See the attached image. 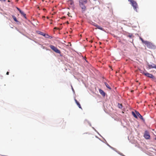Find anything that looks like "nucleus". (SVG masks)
<instances>
[{
  "instance_id": "9",
  "label": "nucleus",
  "mask_w": 156,
  "mask_h": 156,
  "mask_svg": "<svg viewBox=\"0 0 156 156\" xmlns=\"http://www.w3.org/2000/svg\"><path fill=\"white\" fill-rule=\"evenodd\" d=\"M99 92L100 94H101L104 97L105 95V92L101 89H99Z\"/></svg>"
},
{
  "instance_id": "29",
  "label": "nucleus",
  "mask_w": 156,
  "mask_h": 156,
  "mask_svg": "<svg viewBox=\"0 0 156 156\" xmlns=\"http://www.w3.org/2000/svg\"><path fill=\"white\" fill-rule=\"evenodd\" d=\"M8 2H9V0H8Z\"/></svg>"
},
{
  "instance_id": "14",
  "label": "nucleus",
  "mask_w": 156,
  "mask_h": 156,
  "mask_svg": "<svg viewBox=\"0 0 156 156\" xmlns=\"http://www.w3.org/2000/svg\"><path fill=\"white\" fill-rule=\"evenodd\" d=\"M69 3L71 5L73 4L74 2L73 0H71L69 1Z\"/></svg>"
},
{
  "instance_id": "23",
  "label": "nucleus",
  "mask_w": 156,
  "mask_h": 156,
  "mask_svg": "<svg viewBox=\"0 0 156 156\" xmlns=\"http://www.w3.org/2000/svg\"><path fill=\"white\" fill-rule=\"evenodd\" d=\"M0 1H2L5 2V0H0Z\"/></svg>"
},
{
  "instance_id": "26",
  "label": "nucleus",
  "mask_w": 156,
  "mask_h": 156,
  "mask_svg": "<svg viewBox=\"0 0 156 156\" xmlns=\"http://www.w3.org/2000/svg\"><path fill=\"white\" fill-rule=\"evenodd\" d=\"M69 13H68V15H69Z\"/></svg>"
},
{
  "instance_id": "3",
  "label": "nucleus",
  "mask_w": 156,
  "mask_h": 156,
  "mask_svg": "<svg viewBox=\"0 0 156 156\" xmlns=\"http://www.w3.org/2000/svg\"><path fill=\"white\" fill-rule=\"evenodd\" d=\"M50 47L56 53L58 54H60L61 53L60 51L54 46L50 45Z\"/></svg>"
},
{
  "instance_id": "5",
  "label": "nucleus",
  "mask_w": 156,
  "mask_h": 156,
  "mask_svg": "<svg viewBox=\"0 0 156 156\" xmlns=\"http://www.w3.org/2000/svg\"><path fill=\"white\" fill-rule=\"evenodd\" d=\"M143 73L145 76L148 77L153 79L154 78V76L152 74L148 73L147 72H143Z\"/></svg>"
},
{
  "instance_id": "15",
  "label": "nucleus",
  "mask_w": 156,
  "mask_h": 156,
  "mask_svg": "<svg viewBox=\"0 0 156 156\" xmlns=\"http://www.w3.org/2000/svg\"><path fill=\"white\" fill-rule=\"evenodd\" d=\"M95 26L97 28H98V29H100V30H103V28L102 27H100V26H98L97 25L96 26Z\"/></svg>"
},
{
  "instance_id": "1",
  "label": "nucleus",
  "mask_w": 156,
  "mask_h": 156,
  "mask_svg": "<svg viewBox=\"0 0 156 156\" xmlns=\"http://www.w3.org/2000/svg\"><path fill=\"white\" fill-rule=\"evenodd\" d=\"M87 2V0H79V5L82 10V12H83L86 10L85 4Z\"/></svg>"
},
{
  "instance_id": "4",
  "label": "nucleus",
  "mask_w": 156,
  "mask_h": 156,
  "mask_svg": "<svg viewBox=\"0 0 156 156\" xmlns=\"http://www.w3.org/2000/svg\"><path fill=\"white\" fill-rule=\"evenodd\" d=\"M145 44L147 47L150 48H152L154 46L152 43L147 41L145 42Z\"/></svg>"
},
{
  "instance_id": "8",
  "label": "nucleus",
  "mask_w": 156,
  "mask_h": 156,
  "mask_svg": "<svg viewBox=\"0 0 156 156\" xmlns=\"http://www.w3.org/2000/svg\"><path fill=\"white\" fill-rule=\"evenodd\" d=\"M136 114L137 115V117H138V116L140 118V119H141L142 120H144V119L143 118V117L140 114V113L138 112H137V111H136Z\"/></svg>"
},
{
  "instance_id": "12",
  "label": "nucleus",
  "mask_w": 156,
  "mask_h": 156,
  "mask_svg": "<svg viewBox=\"0 0 156 156\" xmlns=\"http://www.w3.org/2000/svg\"><path fill=\"white\" fill-rule=\"evenodd\" d=\"M20 13L22 16H23L26 19V14L23 12L21 11H20Z\"/></svg>"
},
{
  "instance_id": "24",
  "label": "nucleus",
  "mask_w": 156,
  "mask_h": 156,
  "mask_svg": "<svg viewBox=\"0 0 156 156\" xmlns=\"http://www.w3.org/2000/svg\"><path fill=\"white\" fill-rule=\"evenodd\" d=\"M131 36H132V35H129V37L131 38Z\"/></svg>"
},
{
  "instance_id": "10",
  "label": "nucleus",
  "mask_w": 156,
  "mask_h": 156,
  "mask_svg": "<svg viewBox=\"0 0 156 156\" xmlns=\"http://www.w3.org/2000/svg\"><path fill=\"white\" fill-rule=\"evenodd\" d=\"M43 36H44L45 37L47 38H52V37H51L50 36H49L48 34H44V35H43Z\"/></svg>"
},
{
  "instance_id": "16",
  "label": "nucleus",
  "mask_w": 156,
  "mask_h": 156,
  "mask_svg": "<svg viewBox=\"0 0 156 156\" xmlns=\"http://www.w3.org/2000/svg\"><path fill=\"white\" fill-rule=\"evenodd\" d=\"M105 84L106 86L110 90H111V88L108 85V84L107 83H105Z\"/></svg>"
},
{
  "instance_id": "18",
  "label": "nucleus",
  "mask_w": 156,
  "mask_h": 156,
  "mask_svg": "<svg viewBox=\"0 0 156 156\" xmlns=\"http://www.w3.org/2000/svg\"><path fill=\"white\" fill-rule=\"evenodd\" d=\"M118 106H119V108H122V104H118Z\"/></svg>"
},
{
  "instance_id": "7",
  "label": "nucleus",
  "mask_w": 156,
  "mask_h": 156,
  "mask_svg": "<svg viewBox=\"0 0 156 156\" xmlns=\"http://www.w3.org/2000/svg\"><path fill=\"white\" fill-rule=\"evenodd\" d=\"M147 66L149 69L152 68H155L156 69V65L155 64H152V65L148 64Z\"/></svg>"
},
{
  "instance_id": "22",
  "label": "nucleus",
  "mask_w": 156,
  "mask_h": 156,
  "mask_svg": "<svg viewBox=\"0 0 156 156\" xmlns=\"http://www.w3.org/2000/svg\"><path fill=\"white\" fill-rule=\"evenodd\" d=\"M9 73L8 72H7L6 73V74L8 75L9 74Z\"/></svg>"
},
{
  "instance_id": "28",
  "label": "nucleus",
  "mask_w": 156,
  "mask_h": 156,
  "mask_svg": "<svg viewBox=\"0 0 156 156\" xmlns=\"http://www.w3.org/2000/svg\"><path fill=\"white\" fill-rule=\"evenodd\" d=\"M97 25H94L95 26H96Z\"/></svg>"
},
{
  "instance_id": "6",
  "label": "nucleus",
  "mask_w": 156,
  "mask_h": 156,
  "mask_svg": "<svg viewBox=\"0 0 156 156\" xmlns=\"http://www.w3.org/2000/svg\"><path fill=\"white\" fill-rule=\"evenodd\" d=\"M144 138L146 139H149L150 138V135L149 132L147 131H145L144 134Z\"/></svg>"
},
{
  "instance_id": "27",
  "label": "nucleus",
  "mask_w": 156,
  "mask_h": 156,
  "mask_svg": "<svg viewBox=\"0 0 156 156\" xmlns=\"http://www.w3.org/2000/svg\"><path fill=\"white\" fill-rule=\"evenodd\" d=\"M57 29L56 27H55V28H54V29Z\"/></svg>"
},
{
  "instance_id": "21",
  "label": "nucleus",
  "mask_w": 156,
  "mask_h": 156,
  "mask_svg": "<svg viewBox=\"0 0 156 156\" xmlns=\"http://www.w3.org/2000/svg\"><path fill=\"white\" fill-rule=\"evenodd\" d=\"M40 34L43 35H44V34L43 32H41Z\"/></svg>"
},
{
  "instance_id": "11",
  "label": "nucleus",
  "mask_w": 156,
  "mask_h": 156,
  "mask_svg": "<svg viewBox=\"0 0 156 156\" xmlns=\"http://www.w3.org/2000/svg\"><path fill=\"white\" fill-rule=\"evenodd\" d=\"M75 101L76 103V104L78 106V107L80 108H82L81 107L80 104L79 102H78L76 99H75Z\"/></svg>"
},
{
  "instance_id": "25",
  "label": "nucleus",
  "mask_w": 156,
  "mask_h": 156,
  "mask_svg": "<svg viewBox=\"0 0 156 156\" xmlns=\"http://www.w3.org/2000/svg\"><path fill=\"white\" fill-rule=\"evenodd\" d=\"M69 13H68V15H69Z\"/></svg>"
},
{
  "instance_id": "2",
  "label": "nucleus",
  "mask_w": 156,
  "mask_h": 156,
  "mask_svg": "<svg viewBox=\"0 0 156 156\" xmlns=\"http://www.w3.org/2000/svg\"><path fill=\"white\" fill-rule=\"evenodd\" d=\"M130 4L133 7L134 9L137 12V9L138 8V5L136 2L133 0H128Z\"/></svg>"
},
{
  "instance_id": "17",
  "label": "nucleus",
  "mask_w": 156,
  "mask_h": 156,
  "mask_svg": "<svg viewBox=\"0 0 156 156\" xmlns=\"http://www.w3.org/2000/svg\"><path fill=\"white\" fill-rule=\"evenodd\" d=\"M12 18H13V20H14L16 22H18V21L16 19V17L14 16H12Z\"/></svg>"
},
{
  "instance_id": "19",
  "label": "nucleus",
  "mask_w": 156,
  "mask_h": 156,
  "mask_svg": "<svg viewBox=\"0 0 156 156\" xmlns=\"http://www.w3.org/2000/svg\"><path fill=\"white\" fill-rule=\"evenodd\" d=\"M140 39L141 40V41H142V42L143 43H144V44H145V42L146 41H144L143 39L141 38V37H140Z\"/></svg>"
},
{
  "instance_id": "13",
  "label": "nucleus",
  "mask_w": 156,
  "mask_h": 156,
  "mask_svg": "<svg viewBox=\"0 0 156 156\" xmlns=\"http://www.w3.org/2000/svg\"><path fill=\"white\" fill-rule=\"evenodd\" d=\"M132 115L136 118H137V115L136 114V112L135 113L133 112H132Z\"/></svg>"
},
{
  "instance_id": "20",
  "label": "nucleus",
  "mask_w": 156,
  "mask_h": 156,
  "mask_svg": "<svg viewBox=\"0 0 156 156\" xmlns=\"http://www.w3.org/2000/svg\"><path fill=\"white\" fill-rule=\"evenodd\" d=\"M20 12V11H21V10L20 9V8L17 7L16 8Z\"/></svg>"
}]
</instances>
